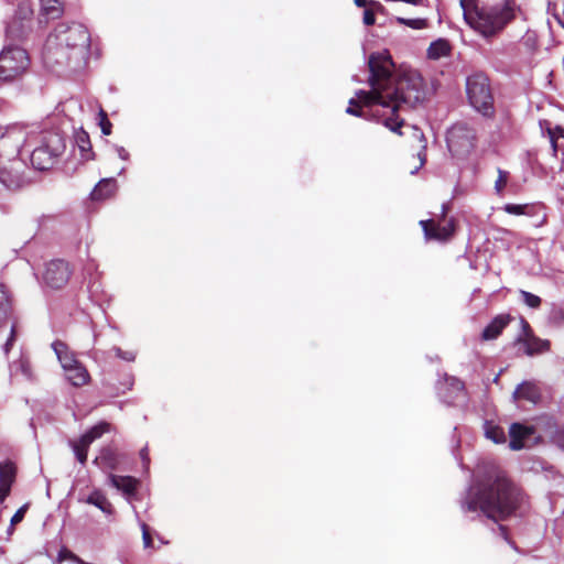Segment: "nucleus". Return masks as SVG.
Masks as SVG:
<instances>
[{
    "label": "nucleus",
    "instance_id": "obj_1",
    "mask_svg": "<svg viewBox=\"0 0 564 564\" xmlns=\"http://www.w3.org/2000/svg\"><path fill=\"white\" fill-rule=\"evenodd\" d=\"M523 500V490L507 471L498 465L488 464L478 471L460 507L465 512L479 510L488 519L499 522L513 516Z\"/></svg>",
    "mask_w": 564,
    "mask_h": 564
},
{
    "label": "nucleus",
    "instance_id": "obj_2",
    "mask_svg": "<svg viewBox=\"0 0 564 564\" xmlns=\"http://www.w3.org/2000/svg\"><path fill=\"white\" fill-rule=\"evenodd\" d=\"M89 46L90 35L84 25L61 24L47 37L43 58L48 66H70L85 59Z\"/></svg>",
    "mask_w": 564,
    "mask_h": 564
},
{
    "label": "nucleus",
    "instance_id": "obj_3",
    "mask_svg": "<svg viewBox=\"0 0 564 564\" xmlns=\"http://www.w3.org/2000/svg\"><path fill=\"white\" fill-rule=\"evenodd\" d=\"M465 21L485 37L499 34L516 19L512 0H460Z\"/></svg>",
    "mask_w": 564,
    "mask_h": 564
},
{
    "label": "nucleus",
    "instance_id": "obj_4",
    "mask_svg": "<svg viewBox=\"0 0 564 564\" xmlns=\"http://www.w3.org/2000/svg\"><path fill=\"white\" fill-rule=\"evenodd\" d=\"M386 96L389 101V115H381L383 124L391 131L402 134L400 129L404 120L398 116V110L405 105L415 107L424 99L423 78L416 72H406L399 76L391 73V82L384 83Z\"/></svg>",
    "mask_w": 564,
    "mask_h": 564
},
{
    "label": "nucleus",
    "instance_id": "obj_5",
    "mask_svg": "<svg viewBox=\"0 0 564 564\" xmlns=\"http://www.w3.org/2000/svg\"><path fill=\"white\" fill-rule=\"evenodd\" d=\"M394 64L389 54L384 53H372L368 59V67L370 76L368 84L371 87L370 91L359 90L357 91V102L362 107L369 108L367 112L377 117L379 113L378 109L373 107H382L389 109L390 105L388 97L386 96L384 83L391 82V68Z\"/></svg>",
    "mask_w": 564,
    "mask_h": 564
},
{
    "label": "nucleus",
    "instance_id": "obj_6",
    "mask_svg": "<svg viewBox=\"0 0 564 564\" xmlns=\"http://www.w3.org/2000/svg\"><path fill=\"white\" fill-rule=\"evenodd\" d=\"M20 143L12 133L0 137V182L9 189L15 191L29 184L28 165L20 158Z\"/></svg>",
    "mask_w": 564,
    "mask_h": 564
},
{
    "label": "nucleus",
    "instance_id": "obj_7",
    "mask_svg": "<svg viewBox=\"0 0 564 564\" xmlns=\"http://www.w3.org/2000/svg\"><path fill=\"white\" fill-rule=\"evenodd\" d=\"M466 94L469 104L486 117L495 115L490 80L484 73H474L466 79Z\"/></svg>",
    "mask_w": 564,
    "mask_h": 564
},
{
    "label": "nucleus",
    "instance_id": "obj_8",
    "mask_svg": "<svg viewBox=\"0 0 564 564\" xmlns=\"http://www.w3.org/2000/svg\"><path fill=\"white\" fill-rule=\"evenodd\" d=\"M477 141L476 130L465 122H457L447 131L448 151L458 160L469 158L476 149Z\"/></svg>",
    "mask_w": 564,
    "mask_h": 564
},
{
    "label": "nucleus",
    "instance_id": "obj_9",
    "mask_svg": "<svg viewBox=\"0 0 564 564\" xmlns=\"http://www.w3.org/2000/svg\"><path fill=\"white\" fill-rule=\"evenodd\" d=\"M65 151V142L58 133L44 135L41 145L31 153V163L39 171H45L53 166L55 160Z\"/></svg>",
    "mask_w": 564,
    "mask_h": 564
},
{
    "label": "nucleus",
    "instance_id": "obj_10",
    "mask_svg": "<svg viewBox=\"0 0 564 564\" xmlns=\"http://www.w3.org/2000/svg\"><path fill=\"white\" fill-rule=\"evenodd\" d=\"M30 65L28 52L21 47H7L0 53V80L12 82L26 72Z\"/></svg>",
    "mask_w": 564,
    "mask_h": 564
},
{
    "label": "nucleus",
    "instance_id": "obj_11",
    "mask_svg": "<svg viewBox=\"0 0 564 564\" xmlns=\"http://www.w3.org/2000/svg\"><path fill=\"white\" fill-rule=\"evenodd\" d=\"M448 213V206L442 205V214L438 220L426 219L421 220L420 225L424 231V236L427 240L448 241L456 232V220L451 217L446 219Z\"/></svg>",
    "mask_w": 564,
    "mask_h": 564
},
{
    "label": "nucleus",
    "instance_id": "obj_12",
    "mask_svg": "<svg viewBox=\"0 0 564 564\" xmlns=\"http://www.w3.org/2000/svg\"><path fill=\"white\" fill-rule=\"evenodd\" d=\"M93 463L101 470H128L131 466V457L116 447L105 446Z\"/></svg>",
    "mask_w": 564,
    "mask_h": 564
},
{
    "label": "nucleus",
    "instance_id": "obj_13",
    "mask_svg": "<svg viewBox=\"0 0 564 564\" xmlns=\"http://www.w3.org/2000/svg\"><path fill=\"white\" fill-rule=\"evenodd\" d=\"M72 271L64 260H53L46 264L43 280L52 289H62L69 281Z\"/></svg>",
    "mask_w": 564,
    "mask_h": 564
},
{
    "label": "nucleus",
    "instance_id": "obj_14",
    "mask_svg": "<svg viewBox=\"0 0 564 564\" xmlns=\"http://www.w3.org/2000/svg\"><path fill=\"white\" fill-rule=\"evenodd\" d=\"M34 10L30 0H22L19 2L15 14L10 24V31L22 36L28 29H30L33 21Z\"/></svg>",
    "mask_w": 564,
    "mask_h": 564
},
{
    "label": "nucleus",
    "instance_id": "obj_15",
    "mask_svg": "<svg viewBox=\"0 0 564 564\" xmlns=\"http://www.w3.org/2000/svg\"><path fill=\"white\" fill-rule=\"evenodd\" d=\"M536 429L532 425L512 423L509 427V447L512 451H520L527 446V442L534 436Z\"/></svg>",
    "mask_w": 564,
    "mask_h": 564
},
{
    "label": "nucleus",
    "instance_id": "obj_16",
    "mask_svg": "<svg viewBox=\"0 0 564 564\" xmlns=\"http://www.w3.org/2000/svg\"><path fill=\"white\" fill-rule=\"evenodd\" d=\"M17 465L8 459L0 463V503H2L11 492V487L17 478Z\"/></svg>",
    "mask_w": 564,
    "mask_h": 564
},
{
    "label": "nucleus",
    "instance_id": "obj_17",
    "mask_svg": "<svg viewBox=\"0 0 564 564\" xmlns=\"http://www.w3.org/2000/svg\"><path fill=\"white\" fill-rule=\"evenodd\" d=\"M513 321L510 314H499L484 328L480 338L484 341L497 339L503 329Z\"/></svg>",
    "mask_w": 564,
    "mask_h": 564
},
{
    "label": "nucleus",
    "instance_id": "obj_18",
    "mask_svg": "<svg viewBox=\"0 0 564 564\" xmlns=\"http://www.w3.org/2000/svg\"><path fill=\"white\" fill-rule=\"evenodd\" d=\"M539 124L550 140L553 156H557L560 151L564 154V145L558 144V140L564 139V127L560 124L553 127L549 120H541Z\"/></svg>",
    "mask_w": 564,
    "mask_h": 564
},
{
    "label": "nucleus",
    "instance_id": "obj_19",
    "mask_svg": "<svg viewBox=\"0 0 564 564\" xmlns=\"http://www.w3.org/2000/svg\"><path fill=\"white\" fill-rule=\"evenodd\" d=\"M110 484L124 496L131 497L137 494L139 480L132 476H119L109 474L108 476Z\"/></svg>",
    "mask_w": 564,
    "mask_h": 564
},
{
    "label": "nucleus",
    "instance_id": "obj_20",
    "mask_svg": "<svg viewBox=\"0 0 564 564\" xmlns=\"http://www.w3.org/2000/svg\"><path fill=\"white\" fill-rule=\"evenodd\" d=\"M52 348L55 351L57 359L59 360V362L65 371H68L73 367L80 364L76 359L75 355L69 350L68 346L65 343H63L62 340H55L52 344Z\"/></svg>",
    "mask_w": 564,
    "mask_h": 564
},
{
    "label": "nucleus",
    "instance_id": "obj_21",
    "mask_svg": "<svg viewBox=\"0 0 564 564\" xmlns=\"http://www.w3.org/2000/svg\"><path fill=\"white\" fill-rule=\"evenodd\" d=\"M518 341L524 345V352L528 356H534L551 350V341L535 335L529 338H518Z\"/></svg>",
    "mask_w": 564,
    "mask_h": 564
},
{
    "label": "nucleus",
    "instance_id": "obj_22",
    "mask_svg": "<svg viewBox=\"0 0 564 564\" xmlns=\"http://www.w3.org/2000/svg\"><path fill=\"white\" fill-rule=\"evenodd\" d=\"M514 400H527L536 403L541 398L540 388L531 381H524L513 392Z\"/></svg>",
    "mask_w": 564,
    "mask_h": 564
},
{
    "label": "nucleus",
    "instance_id": "obj_23",
    "mask_svg": "<svg viewBox=\"0 0 564 564\" xmlns=\"http://www.w3.org/2000/svg\"><path fill=\"white\" fill-rule=\"evenodd\" d=\"M544 435L549 441L564 451V424L560 425L555 422L547 420L542 427Z\"/></svg>",
    "mask_w": 564,
    "mask_h": 564
},
{
    "label": "nucleus",
    "instance_id": "obj_24",
    "mask_svg": "<svg viewBox=\"0 0 564 564\" xmlns=\"http://www.w3.org/2000/svg\"><path fill=\"white\" fill-rule=\"evenodd\" d=\"M116 192V181L112 178L101 180L90 193L93 200H102L111 197Z\"/></svg>",
    "mask_w": 564,
    "mask_h": 564
},
{
    "label": "nucleus",
    "instance_id": "obj_25",
    "mask_svg": "<svg viewBox=\"0 0 564 564\" xmlns=\"http://www.w3.org/2000/svg\"><path fill=\"white\" fill-rule=\"evenodd\" d=\"M65 372L67 380L74 387H83L87 384L90 380L89 372L82 362Z\"/></svg>",
    "mask_w": 564,
    "mask_h": 564
},
{
    "label": "nucleus",
    "instance_id": "obj_26",
    "mask_svg": "<svg viewBox=\"0 0 564 564\" xmlns=\"http://www.w3.org/2000/svg\"><path fill=\"white\" fill-rule=\"evenodd\" d=\"M75 142L80 151V155L84 160L94 159L93 145L90 142L89 134L80 129L75 133Z\"/></svg>",
    "mask_w": 564,
    "mask_h": 564
},
{
    "label": "nucleus",
    "instance_id": "obj_27",
    "mask_svg": "<svg viewBox=\"0 0 564 564\" xmlns=\"http://www.w3.org/2000/svg\"><path fill=\"white\" fill-rule=\"evenodd\" d=\"M86 502L97 507L98 509H100L102 512H105L107 514H111L113 511V507H112L111 502L108 500L106 495L98 489L94 490L87 497Z\"/></svg>",
    "mask_w": 564,
    "mask_h": 564
},
{
    "label": "nucleus",
    "instance_id": "obj_28",
    "mask_svg": "<svg viewBox=\"0 0 564 564\" xmlns=\"http://www.w3.org/2000/svg\"><path fill=\"white\" fill-rule=\"evenodd\" d=\"M451 44L447 40L440 39L430 44L427 48V56L431 59H438L451 54Z\"/></svg>",
    "mask_w": 564,
    "mask_h": 564
},
{
    "label": "nucleus",
    "instance_id": "obj_29",
    "mask_svg": "<svg viewBox=\"0 0 564 564\" xmlns=\"http://www.w3.org/2000/svg\"><path fill=\"white\" fill-rule=\"evenodd\" d=\"M12 312V297L4 284H0V327Z\"/></svg>",
    "mask_w": 564,
    "mask_h": 564
},
{
    "label": "nucleus",
    "instance_id": "obj_30",
    "mask_svg": "<svg viewBox=\"0 0 564 564\" xmlns=\"http://www.w3.org/2000/svg\"><path fill=\"white\" fill-rule=\"evenodd\" d=\"M91 444L87 442L83 436L77 441H69V446L73 448L76 459L85 465L87 462V454Z\"/></svg>",
    "mask_w": 564,
    "mask_h": 564
},
{
    "label": "nucleus",
    "instance_id": "obj_31",
    "mask_svg": "<svg viewBox=\"0 0 564 564\" xmlns=\"http://www.w3.org/2000/svg\"><path fill=\"white\" fill-rule=\"evenodd\" d=\"M41 11L48 19H57L63 12L61 0H41Z\"/></svg>",
    "mask_w": 564,
    "mask_h": 564
},
{
    "label": "nucleus",
    "instance_id": "obj_32",
    "mask_svg": "<svg viewBox=\"0 0 564 564\" xmlns=\"http://www.w3.org/2000/svg\"><path fill=\"white\" fill-rule=\"evenodd\" d=\"M111 425L108 422L101 421L98 424L90 427L86 433H84L82 436L89 442L90 444L100 438L104 434L110 432Z\"/></svg>",
    "mask_w": 564,
    "mask_h": 564
},
{
    "label": "nucleus",
    "instance_id": "obj_33",
    "mask_svg": "<svg viewBox=\"0 0 564 564\" xmlns=\"http://www.w3.org/2000/svg\"><path fill=\"white\" fill-rule=\"evenodd\" d=\"M486 436L497 444L506 442V434L501 426L488 425L486 429Z\"/></svg>",
    "mask_w": 564,
    "mask_h": 564
},
{
    "label": "nucleus",
    "instance_id": "obj_34",
    "mask_svg": "<svg viewBox=\"0 0 564 564\" xmlns=\"http://www.w3.org/2000/svg\"><path fill=\"white\" fill-rule=\"evenodd\" d=\"M395 20L399 24L409 26L414 30H422L427 26L426 19H405L402 17H398Z\"/></svg>",
    "mask_w": 564,
    "mask_h": 564
},
{
    "label": "nucleus",
    "instance_id": "obj_35",
    "mask_svg": "<svg viewBox=\"0 0 564 564\" xmlns=\"http://www.w3.org/2000/svg\"><path fill=\"white\" fill-rule=\"evenodd\" d=\"M549 322L556 327L564 326V307L561 306H554L552 307L550 315H549Z\"/></svg>",
    "mask_w": 564,
    "mask_h": 564
},
{
    "label": "nucleus",
    "instance_id": "obj_36",
    "mask_svg": "<svg viewBox=\"0 0 564 564\" xmlns=\"http://www.w3.org/2000/svg\"><path fill=\"white\" fill-rule=\"evenodd\" d=\"M520 295H521L524 304L531 308H539L542 304L541 297L533 293L521 290Z\"/></svg>",
    "mask_w": 564,
    "mask_h": 564
},
{
    "label": "nucleus",
    "instance_id": "obj_37",
    "mask_svg": "<svg viewBox=\"0 0 564 564\" xmlns=\"http://www.w3.org/2000/svg\"><path fill=\"white\" fill-rule=\"evenodd\" d=\"M498 177L495 182V189H496V193L497 194H502L506 186H507V183L509 181V172L505 171V170H501V169H498Z\"/></svg>",
    "mask_w": 564,
    "mask_h": 564
},
{
    "label": "nucleus",
    "instance_id": "obj_38",
    "mask_svg": "<svg viewBox=\"0 0 564 564\" xmlns=\"http://www.w3.org/2000/svg\"><path fill=\"white\" fill-rule=\"evenodd\" d=\"M98 117L101 132L105 135H109L111 133L112 123L110 122L107 112L104 109H100Z\"/></svg>",
    "mask_w": 564,
    "mask_h": 564
},
{
    "label": "nucleus",
    "instance_id": "obj_39",
    "mask_svg": "<svg viewBox=\"0 0 564 564\" xmlns=\"http://www.w3.org/2000/svg\"><path fill=\"white\" fill-rule=\"evenodd\" d=\"M347 113L356 116V117H362L368 118L370 115L362 109V106L359 105L355 99H350L349 107L347 108Z\"/></svg>",
    "mask_w": 564,
    "mask_h": 564
},
{
    "label": "nucleus",
    "instance_id": "obj_40",
    "mask_svg": "<svg viewBox=\"0 0 564 564\" xmlns=\"http://www.w3.org/2000/svg\"><path fill=\"white\" fill-rule=\"evenodd\" d=\"M528 205H517V204H506L503 206V210L510 215H517V216H520V215H527L528 214Z\"/></svg>",
    "mask_w": 564,
    "mask_h": 564
},
{
    "label": "nucleus",
    "instance_id": "obj_41",
    "mask_svg": "<svg viewBox=\"0 0 564 564\" xmlns=\"http://www.w3.org/2000/svg\"><path fill=\"white\" fill-rule=\"evenodd\" d=\"M28 509H29V503H25L15 511V513L13 514V517L11 518V521H10L11 527L17 525L18 523H20L23 520Z\"/></svg>",
    "mask_w": 564,
    "mask_h": 564
},
{
    "label": "nucleus",
    "instance_id": "obj_42",
    "mask_svg": "<svg viewBox=\"0 0 564 564\" xmlns=\"http://www.w3.org/2000/svg\"><path fill=\"white\" fill-rule=\"evenodd\" d=\"M354 2L359 8H364V7H366L369 3L378 12H383V10H384V7L380 2H378V1H373V0H370V1H368V0H354Z\"/></svg>",
    "mask_w": 564,
    "mask_h": 564
},
{
    "label": "nucleus",
    "instance_id": "obj_43",
    "mask_svg": "<svg viewBox=\"0 0 564 564\" xmlns=\"http://www.w3.org/2000/svg\"><path fill=\"white\" fill-rule=\"evenodd\" d=\"M141 529L144 547H151L153 544V540L149 527L145 523H142Z\"/></svg>",
    "mask_w": 564,
    "mask_h": 564
},
{
    "label": "nucleus",
    "instance_id": "obj_44",
    "mask_svg": "<svg viewBox=\"0 0 564 564\" xmlns=\"http://www.w3.org/2000/svg\"><path fill=\"white\" fill-rule=\"evenodd\" d=\"M375 8L373 9H366L364 11V23L366 25H373L376 22V15H375Z\"/></svg>",
    "mask_w": 564,
    "mask_h": 564
},
{
    "label": "nucleus",
    "instance_id": "obj_45",
    "mask_svg": "<svg viewBox=\"0 0 564 564\" xmlns=\"http://www.w3.org/2000/svg\"><path fill=\"white\" fill-rule=\"evenodd\" d=\"M15 337H17V327H15V325H12L10 336L4 344L6 352H9L12 349L13 344L15 341Z\"/></svg>",
    "mask_w": 564,
    "mask_h": 564
},
{
    "label": "nucleus",
    "instance_id": "obj_46",
    "mask_svg": "<svg viewBox=\"0 0 564 564\" xmlns=\"http://www.w3.org/2000/svg\"><path fill=\"white\" fill-rule=\"evenodd\" d=\"M521 324L523 330V336L521 338H529L531 336H534L532 327L524 318H522Z\"/></svg>",
    "mask_w": 564,
    "mask_h": 564
},
{
    "label": "nucleus",
    "instance_id": "obj_47",
    "mask_svg": "<svg viewBox=\"0 0 564 564\" xmlns=\"http://www.w3.org/2000/svg\"><path fill=\"white\" fill-rule=\"evenodd\" d=\"M140 458L143 463V466L145 469L149 468V465H150V456H149V448L148 446H144L143 448H141L140 451Z\"/></svg>",
    "mask_w": 564,
    "mask_h": 564
},
{
    "label": "nucleus",
    "instance_id": "obj_48",
    "mask_svg": "<svg viewBox=\"0 0 564 564\" xmlns=\"http://www.w3.org/2000/svg\"><path fill=\"white\" fill-rule=\"evenodd\" d=\"M499 529H500V531L502 532V534H503L505 536H507V527H505V525H499Z\"/></svg>",
    "mask_w": 564,
    "mask_h": 564
},
{
    "label": "nucleus",
    "instance_id": "obj_49",
    "mask_svg": "<svg viewBox=\"0 0 564 564\" xmlns=\"http://www.w3.org/2000/svg\"><path fill=\"white\" fill-rule=\"evenodd\" d=\"M539 442H540V437H536L534 443L539 444Z\"/></svg>",
    "mask_w": 564,
    "mask_h": 564
}]
</instances>
